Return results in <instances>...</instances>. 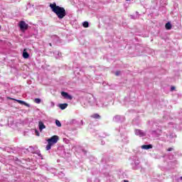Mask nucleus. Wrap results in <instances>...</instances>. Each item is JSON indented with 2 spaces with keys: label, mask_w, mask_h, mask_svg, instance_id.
<instances>
[{
  "label": "nucleus",
  "mask_w": 182,
  "mask_h": 182,
  "mask_svg": "<svg viewBox=\"0 0 182 182\" xmlns=\"http://www.w3.org/2000/svg\"><path fill=\"white\" fill-rule=\"evenodd\" d=\"M141 149H144V150H149L150 149H153V145H151V144L142 145Z\"/></svg>",
  "instance_id": "1a4fd4ad"
},
{
  "label": "nucleus",
  "mask_w": 182,
  "mask_h": 182,
  "mask_svg": "<svg viewBox=\"0 0 182 182\" xmlns=\"http://www.w3.org/2000/svg\"><path fill=\"white\" fill-rule=\"evenodd\" d=\"M23 58H24V59H28V58H29V53L25 51V50L23 52Z\"/></svg>",
  "instance_id": "f8f14e48"
},
{
  "label": "nucleus",
  "mask_w": 182,
  "mask_h": 182,
  "mask_svg": "<svg viewBox=\"0 0 182 182\" xmlns=\"http://www.w3.org/2000/svg\"><path fill=\"white\" fill-rule=\"evenodd\" d=\"M55 124H56V126H58V127H62V124L60 123V120L56 119Z\"/></svg>",
  "instance_id": "4468645a"
},
{
  "label": "nucleus",
  "mask_w": 182,
  "mask_h": 182,
  "mask_svg": "<svg viewBox=\"0 0 182 182\" xmlns=\"http://www.w3.org/2000/svg\"><path fill=\"white\" fill-rule=\"evenodd\" d=\"M50 8L52 12L55 14L58 19H63L66 16V10H65V8L57 6L55 2L50 4Z\"/></svg>",
  "instance_id": "f257e3e1"
},
{
  "label": "nucleus",
  "mask_w": 182,
  "mask_h": 182,
  "mask_svg": "<svg viewBox=\"0 0 182 182\" xmlns=\"http://www.w3.org/2000/svg\"><path fill=\"white\" fill-rule=\"evenodd\" d=\"M166 29H167L168 31H170V29H171L172 26H171V23H170V22H168L166 25H165Z\"/></svg>",
  "instance_id": "ddd939ff"
},
{
  "label": "nucleus",
  "mask_w": 182,
  "mask_h": 182,
  "mask_svg": "<svg viewBox=\"0 0 182 182\" xmlns=\"http://www.w3.org/2000/svg\"><path fill=\"white\" fill-rule=\"evenodd\" d=\"M52 106H55V103H53V102H51Z\"/></svg>",
  "instance_id": "4be33fe9"
},
{
  "label": "nucleus",
  "mask_w": 182,
  "mask_h": 182,
  "mask_svg": "<svg viewBox=\"0 0 182 182\" xmlns=\"http://www.w3.org/2000/svg\"><path fill=\"white\" fill-rule=\"evenodd\" d=\"M93 102H95V98L93 97H87V98L82 99L81 103L84 107H87L88 105H93Z\"/></svg>",
  "instance_id": "7ed1b4c3"
},
{
  "label": "nucleus",
  "mask_w": 182,
  "mask_h": 182,
  "mask_svg": "<svg viewBox=\"0 0 182 182\" xmlns=\"http://www.w3.org/2000/svg\"><path fill=\"white\" fill-rule=\"evenodd\" d=\"M20 29H28V24L25 21H20L19 23Z\"/></svg>",
  "instance_id": "0eeeda50"
},
{
  "label": "nucleus",
  "mask_w": 182,
  "mask_h": 182,
  "mask_svg": "<svg viewBox=\"0 0 182 182\" xmlns=\"http://www.w3.org/2000/svg\"><path fill=\"white\" fill-rule=\"evenodd\" d=\"M61 95L63 96V97H64L65 99H68V100H72V99H73V97H72V95H70L68 92H62Z\"/></svg>",
  "instance_id": "423d86ee"
},
{
  "label": "nucleus",
  "mask_w": 182,
  "mask_h": 182,
  "mask_svg": "<svg viewBox=\"0 0 182 182\" xmlns=\"http://www.w3.org/2000/svg\"><path fill=\"white\" fill-rule=\"evenodd\" d=\"M92 117L93 119H100V115H99L98 114H94L92 115Z\"/></svg>",
  "instance_id": "dca6fc26"
},
{
  "label": "nucleus",
  "mask_w": 182,
  "mask_h": 182,
  "mask_svg": "<svg viewBox=\"0 0 182 182\" xmlns=\"http://www.w3.org/2000/svg\"><path fill=\"white\" fill-rule=\"evenodd\" d=\"M181 180H182V176L181 177Z\"/></svg>",
  "instance_id": "bb28decb"
},
{
  "label": "nucleus",
  "mask_w": 182,
  "mask_h": 182,
  "mask_svg": "<svg viewBox=\"0 0 182 182\" xmlns=\"http://www.w3.org/2000/svg\"><path fill=\"white\" fill-rule=\"evenodd\" d=\"M176 90V87H171V90L173 91V90Z\"/></svg>",
  "instance_id": "412c9836"
},
{
  "label": "nucleus",
  "mask_w": 182,
  "mask_h": 182,
  "mask_svg": "<svg viewBox=\"0 0 182 182\" xmlns=\"http://www.w3.org/2000/svg\"><path fill=\"white\" fill-rule=\"evenodd\" d=\"M167 151H173V148H168V149H167Z\"/></svg>",
  "instance_id": "6ab92c4d"
},
{
  "label": "nucleus",
  "mask_w": 182,
  "mask_h": 182,
  "mask_svg": "<svg viewBox=\"0 0 182 182\" xmlns=\"http://www.w3.org/2000/svg\"><path fill=\"white\" fill-rule=\"evenodd\" d=\"M122 120V116L120 115H116L113 118V122H115L116 123H119V122H121Z\"/></svg>",
  "instance_id": "6e6552de"
},
{
  "label": "nucleus",
  "mask_w": 182,
  "mask_h": 182,
  "mask_svg": "<svg viewBox=\"0 0 182 182\" xmlns=\"http://www.w3.org/2000/svg\"><path fill=\"white\" fill-rule=\"evenodd\" d=\"M82 26H83L84 28H89V22H87V21H84V22L82 23Z\"/></svg>",
  "instance_id": "2eb2a0df"
},
{
  "label": "nucleus",
  "mask_w": 182,
  "mask_h": 182,
  "mask_svg": "<svg viewBox=\"0 0 182 182\" xmlns=\"http://www.w3.org/2000/svg\"><path fill=\"white\" fill-rule=\"evenodd\" d=\"M135 134H136V136H139V137H144V136H146V132H144L140 129H136Z\"/></svg>",
  "instance_id": "39448f33"
},
{
  "label": "nucleus",
  "mask_w": 182,
  "mask_h": 182,
  "mask_svg": "<svg viewBox=\"0 0 182 182\" xmlns=\"http://www.w3.org/2000/svg\"><path fill=\"white\" fill-rule=\"evenodd\" d=\"M50 46H52V44H51V43H50Z\"/></svg>",
  "instance_id": "a878e982"
},
{
  "label": "nucleus",
  "mask_w": 182,
  "mask_h": 182,
  "mask_svg": "<svg viewBox=\"0 0 182 182\" xmlns=\"http://www.w3.org/2000/svg\"><path fill=\"white\" fill-rule=\"evenodd\" d=\"M11 100H15L16 102H17V103H19L20 105H23L24 106H26L27 107H30L31 105L26 102H25L24 101H22L21 100H15L14 98H9Z\"/></svg>",
  "instance_id": "20e7f679"
},
{
  "label": "nucleus",
  "mask_w": 182,
  "mask_h": 182,
  "mask_svg": "<svg viewBox=\"0 0 182 182\" xmlns=\"http://www.w3.org/2000/svg\"><path fill=\"white\" fill-rule=\"evenodd\" d=\"M124 182H129V181H127V180H124Z\"/></svg>",
  "instance_id": "5701e85b"
},
{
  "label": "nucleus",
  "mask_w": 182,
  "mask_h": 182,
  "mask_svg": "<svg viewBox=\"0 0 182 182\" xmlns=\"http://www.w3.org/2000/svg\"><path fill=\"white\" fill-rule=\"evenodd\" d=\"M115 75H116V76H119V75H120V72H119V71L116 72Z\"/></svg>",
  "instance_id": "aec40b11"
},
{
  "label": "nucleus",
  "mask_w": 182,
  "mask_h": 182,
  "mask_svg": "<svg viewBox=\"0 0 182 182\" xmlns=\"http://www.w3.org/2000/svg\"><path fill=\"white\" fill-rule=\"evenodd\" d=\"M38 126H39V130H41V132H42V130H43V129H46V126H45V124H43V122H40L39 123H38Z\"/></svg>",
  "instance_id": "9d476101"
},
{
  "label": "nucleus",
  "mask_w": 182,
  "mask_h": 182,
  "mask_svg": "<svg viewBox=\"0 0 182 182\" xmlns=\"http://www.w3.org/2000/svg\"><path fill=\"white\" fill-rule=\"evenodd\" d=\"M34 102H35V103H37V105H39V103H41V100L40 98H36L34 100Z\"/></svg>",
  "instance_id": "f3484780"
},
{
  "label": "nucleus",
  "mask_w": 182,
  "mask_h": 182,
  "mask_svg": "<svg viewBox=\"0 0 182 182\" xmlns=\"http://www.w3.org/2000/svg\"><path fill=\"white\" fill-rule=\"evenodd\" d=\"M59 141V137H51L50 139H46V141L48 142V144L46 147V150L48 151V150H50L52 149V146H55L56 143Z\"/></svg>",
  "instance_id": "f03ea898"
},
{
  "label": "nucleus",
  "mask_w": 182,
  "mask_h": 182,
  "mask_svg": "<svg viewBox=\"0 0 182 182\" xmlns=\"http://www.w3.org/2000/svg\"><path fill=\"white\" fill-rule=\"evenodd\" d=\"M59 107H60V109H61V110H65V109H66V107H68V104H66V103L60 104Z\"/></svg>",
  "instance_id": "9b49d317"
},
{
  "label": "nucleus",
  "mask_w": 182,
  "mask_h": 182,
  "mask_svg": "<svg viewBox=\"0 0 182 182\" xmlns=\"http://www.w3.org/2000/svg\"><path fill=\"white\" fill-rule=\"evenodd\" d=\"M52 137H58V136H56V135H54V136H53Z\"/></svg>",
  "instance_id": "b1692460"
},
{
  "label": "nucleus",
  "mask_w": 182,
  "mask_h": 182,
  "mask_svg": "<svg viewBox=\"0 0 182 182\" xmlns=\"http://www.w3.org/2000/svg\"><path fill=\"white\" fill-rule=\"evenodd\" d=\"M0 31H1V26H0Z\"/></svg>",
  "instance_id": "cd10ccee"
},
{
  "label": "nucleus",
  "mask_w": 182,
  "mask_h": 182,
  "mask_svg": "<svg viewBox=\"0 0 182 182\" xmlns=\"http://www.w3.org/2000/svg\"><path fill=\"white\" fill-rule=\"evenodd\" d=\"M35 134H36V136H39V132H38V130L35 131Z\"/></svg>",
  "instance_id": "a211bd4d"
},
{
  "label": "nucleus",
  "mask_w": 182,
  "mask_h": 182,
  "mask_svg": "<svg viewBox=\"0 0 182 182\" xmlns=\"http://www.w3.org/2000/svg\"><path fill=\"white\" fill-rule=\"evenodd\" d=\"M81 123H82V124H83V120H81Z\"/></svg>",
  "instance_id": "393cba45"
}]
</instances>
